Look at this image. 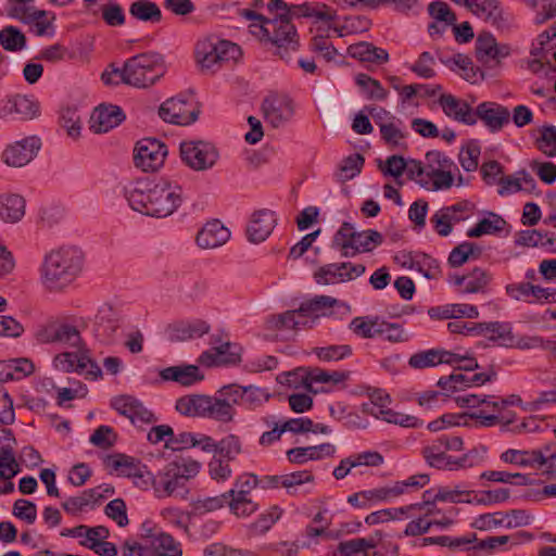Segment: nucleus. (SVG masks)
<instances>
[{"instance_id": "nucleus-1", "label": "nucleus", "mask_w": 556, "mask_h": 556, "mask_svg": "<svg viewBox=\"0 0 556 556\" xmlns=\"http://www.w3.org/2000/svg\"><path fill=\"white\" fill-rule=\"evenodd\" d=\"M84 253L73 245H65L47 253L40 266V279L49 291H62L80 275Z\"/></svg>"}, {"instance_id": "nucleus-2", "label": "nucleus", "mask_w": 556, "mask_h": 556, "mask_svg": "<svg viewBox=\"0 0 556 556\" xmlns=\"http://www.w3.org/2000/svg\"><path fill=\"white\" fill-rule=\"evenodd\" d=\"M200 468L201 464L190 457H180L168 463L151 481L155 496L186 500L189 494L188 481L199 473Z\"/></svg>"}, {"instance_id": "nucleus-3", "label": "nucleus", "mask_w": 556, "mask_h": 556, "mask_svg": "<svg viewBox=\"0 0 556 556\" xmlns=\"http://www.w3.org/2000/svg\"><path fill=\"white\" fill-rule=\"evenodd\" d=\"M383 242V236L374 229L356 231L351 223L344 222L332 239V247L344 257L371 252Z\"/></svg>"}, {"instance_id": "nucleus-4", "label": "nucleus", "mask_w": 556, "mask_h": 556, "mask_svg": "<svg viewBox=\"0 0 556 556\" xmlns=\"http://www.w3.org/2000/svg\"><path fill=\"white\" fill-rule=\"evenodd\" d=\"M163 58L157 52H143L126 61L127 85L147 88L154 85L164 74Z\"/></svg>"}, {"instance_id": "nucleus-5", "label": "nucleus", "mask_w": 556, "mask_h": 556, "mask_svg": "<svg viewBox=\"0 0 556 556\" xmlns=\"http://www.w3.org/2000/svg\"><path fill=\"white\" fill-rule=\"evenodd\" d=\"M241 55L238 45L228 40H200L195 46V58L202 71H215L225 61H236Z\"/></svg>"}, {"instance_id": "nucleus-6", "label": "nucleus", "mask_w": 556, "mask_h": 556, "mask_svg": "<svg viewBox=\"0 0 556 556\" xmlns=\"http://www.w3.org/2000/svg\"><path fill=\"white\" fill-rule=\"evenodd\" d=\"M390 402L391 399L389 394L377 391L371 394L369 403L362 405V412L389 424L405 428H419L424 425V421L416 416L397 413L388 408L387 405L390 404Z\"/></svg>"}, {"instance_id": "nucleus-7", "label": "nucleus", "mask_w": 556, "mask_h": 556, "mask_svg": "<svg viewBox=\"0 0 556 556\" xmlns=\"http://www.w3.org/2000/svg\"><path fill=\"white\" fill-rule=\"evenodd\" d=\"M179 151L184 164L197 172L211 169L219 157L216 147L203 140L182 141Z\"/></svg>"}, {"instance_id": "nucleus-8", "label": "nucleus", "mask_w": 556, "mask_h": 556, "mask_svg": "<svg viewBox=\"0 0 556 556\" xmlns=\"http://www.w3.org/2000/svg\"><path fill=\"white\" fill-rule=\"evenodd\" d=\"M267 9L270 13L286 14L290 20L292 17H312L330 23L337 18V11L321 2H304L289 7L283 0H270L267 3Z\"/></svg>"}, {"instance_id": "nucleus-9", "label": "nucleus", "mask_w": 556, "mask_h": 556, "mask_svg": "<svg viewBox=\"0 0 556 556\" xmlns=\"http://www.w3.org/2000/svg\"><path fill=\"white\" fill-rule=\"evenodd\" d=\"M151 217L164 218L172 215L182 203L181 187L167 180L155 181L152 191Z\"/></svg>"}, {"instance_id": "nucleus-10", "label": "nucleus", "mask_w": 556, "mask_h": 556, "mask_svg": "<svg viewBox=\"0 0 556 556\" xmlns=\"http://www.w3.org/2000/svg\"><path fill=\"white\" fill-rule=\"evenodd\" d=\"M167 147L155 138H143L134 149V164L143 172H155L164 164Z\"/></svg>"}, {"instance_id": "nucleus-11", "label": "nucleus", "mask_w": 556, "mask_h": 556, "mask_svg": "<svg viewBox=\"0 0 556 556\" xmlns=\"http://www.w3.org/2000/svg\"><path fill=\"white\" fill-rule=\"evenodd\" d=\"M159 115L168 123L189 125L197 121L199 110L190 102V97L180 94L166 100L160 106Z\"/></svg>"}, {"instance_id": "nucleus-12", "label": "nucleus", "mask_w": 556, "mask_h": 556, "mask_svg": "<svg viewBox=\"0 0 556 556\" xmlns=\"http://www.w3.org/2000/svg\"><path fill=\"white\" fill-rule=\"evenodd\" d=\"M269 23H275V30L268 33V42L277 47L281 59H286L290 50L295 51L299 47L295 26L286 14H277Z\"/></svg>"}, {"instance_id": "nucleus-13", "label": "nucleus", "mask_w": 556, "mask_h": 556, "mask_svg": "<svg viewBox=\"0 0 556 556\" xmlns=\"http://www.w3.org/2000/svg\"><path fill=\"white\" fill-rule=\"evenodd\" d=\"M40 148V138L26 137L9 144L2 152L1 159L10 167H23L35 159Z\"/></svg>"}, {"instance_id": "nucleus-14", "label": "nucleus", "mask_w": 556, "mask_h": 556, "mask_svg": "<svg viewBox=\"0 0 556 556\" xmlns=\"http://www.w3.org/2000/svg\"><path fill=\"white\" fill-rule=\"evenodd\" d=\"M153 187H155V182L148 179H139L126 185L124 187V195L129 206L134 211L151 216L150 206L153 205Z\"/></svg>"}, {"instance_id": "nucleus-15", "label": "nucleus", "mask_w": 556, "mask_h": 556, "mask_svg": "<svg viewBox=\"0 0 556 556\" xmlns=\"http://www.w3.org/2000/svg\"><path fill=\"white\" fill-rule=\"evenodd\" d=\"M111 406L121 415L127 417L132 425L151 424L156 420L153 413L143 406V404L130 395H121L114 397Z\"/></svg>"}, {"instance_id": "nucleus-16", "label": "nucleus", "mask_w": 556, "mask_h": 556, "mask_svg": "<svg viewBox=\"0 0 556 556\" xmlns=\"http://www.w3.org/2000/svg\"><path fill=\"white\" fill-rule=\"evenodd\" d=\"M265 119L275 128L282 126L293 116L292 101L287 96L270 94L262 104Z\"/></svg>"}, {"instance_id": "nucleus-17", "label": "nucleus", "mask_w": 556, "mask_h": 556, "mask_svg": "<svg viewBox=\"0 0 556 556\" xmlns=\"http://www.w3.org/2000/svg\"><path fill=\"white\" fill-rule=\"evenodd\" d=\"M277 225L275 212L268 208H262L251 215L247 226V237L252 243L265 241Z\"/></svg>"}, {"instance_id": "nucleus-18", "label": "nucleus", "mask_w": 556, "mask_h": 556, "mask_svg": "<svg viewBox=\"0 0 556 556\" xmlns=\"http://www.w3.org/2000/svg\"><path fill=\"white\" fill-rule=\"evenodd\" d=\"M448 281L462 293H483L492 281V275L486 269L475 267L465 275H451Z\"/></svg>"}, {"instance_id": "nucleus-19", "label": "nucleus", "mask_w": 556, "mask_h": 556, "mask_svg": "<svg viewBox=\"0 0 556 556\" xmlns=\"http://www.w3.org/2000/svg\"><path fill=\"white\" fill-rule=\"evenodd\" d=\"M211 327L202 319L178 320L166 327L165 333L170 342H182L201 338L208 333Z\"/></svg>"}, {"instance_id": "nucleus-20", "label": "nucleus", "mask_w": 556, "mask_h": 556, "mask_svg": "<svg viewBox=\"0 0 556 556\" xmlns=\"http://www.w3.org/2000/svg\"><path fill=\"white\" fill-rule=\"evenodd\" d=\"M43 341L48 343H61L70 348H86L83 343L80 331L68 323H53L42 332Z\"/></svg>"}, {"instance_id": "nucleus-21", "label": "nucleus", "mask_w": 556, "mask_h": 556, "mask_svg": "<svg viewBox=\"0 0 556 556\" xmlns=\"http://www.w3.org/2000/svg\"><path fill=\"white\" fill-rule=\"evenodd\" d=\"M121 325L119 314L111 306H103L96 316L94 333L101 342L110 344L114 342Z\"/></svg>"}, {"instance_id": "nucleus-22", "label": "nucleus", "mask_w": 556, "mask_h": 556, "mask_svg": "<svg viewBox=\"0 0 556 556\" xmlns=\"http://www.w3.org/2000/svg\"><path fill=\"white\" fill-rule=\"evenodd\" d=\"M125 119L123 110L117 105H99L91 115L90 129L96 134L108 132Z\"/></svg>"}, {"instance_id": "nucleus-23", "label": "nucleus", "mask_w": 556, "mask_h": 556, "mask_svg": "<svg viewBox=\"0 0 556 556\" xmlns=\"http://www.w3.org/2000/svg\"><path fill=\"white\" fill-rule=\"evenodd\" d=\"M475 114L477 119L480 118L492 132L500 131L510 121L509 110L496 102L480 103Z\"/></svg>"}, {"instance_id": "nucleus-24", "label": "nucleus", "mask_w": 556, "mask_h": 556, "mask_svg": "<svg viewBox=\"0 0 556 556\" xmlns=\"http://www.w3.org/2000/svg\"><path fill=\"white\" fill-rule=\"evenodd\" d=\"M438 102L446 116L470 126L477 123V114L471 106L455 96L443 93Z\"/></svg>"}, {"instance_id": "nucleus-25", "label": "nucleus", "mask_w": 556, "mask_h": 556, "mask_svg": "<svg viewBox=\"0 0 556 556\" xmlns=\"http://www.w3.org/2000/svg\"><path fill=\"white\" fill-rule=\"evenodd\" d=\"M108 464L124 477L143 479V486L151 485L153 473L146 466L136 464L132 457L118 454L116 456H108Z\"/></svg>"}, {"instance_id": "nucleus-26", "label": "nucleus", "mask_w": 556, "mask_h": 556, "mask_svg": "<svg viewBox=\"0 0 556 556\" xmlns=\"http://www.w3.org/2000/svg\"><path fill=\"white\" fill-rule=\"evenodd\" d=\"M478 334H484L490 341L498 346L513 348L515 336L509 323L490 321L478 323Z\"/></svg>"}, {"instance_id": "nucleus-27", "label": "nucleus", "mask_w": 556, "mask_h": 556, "mask_svg": "<svg viewBox=\"0 0 556 556\" xmlns=\"http://www.w3.org/2000/svg\"><path fill=\"white\" fill-rule=\"evenodd\" d=\"M229 230L219 222L207 223L197 235V243L202 249H215L228 241Z\"/></svg>"}, {"instance_id": "nucleus-28", "label": "nucleus", "mask_w": 556, "mask_h": 556, "mask_svg": "<svg viewBox=\"0 0 556 556\" xmlns=\"http://www.w3.org/2000/svg\"><path fill=\"white\" fill-rule=\"evenodd\" d=\"M345 307L350 311V305L332 298L330 295H315L311 300L304 301L301 303L299 307V312L302 313L303 316H328L331 314L330 309L333 307Z\"/></svg>"}, {"instance_id": "nucleus-29", "label": "nucleus", "mask_w": 556, "mask_h": 556, "mask_svg": "<svg viewBox=\"0 0 556 556\" xmlns=\"http://www.w3.org/2000/svg\"><path fill=\"white\" fill-rule=\"evenodd\" d=\"M472 14L495 26L504 22L503 9L497 0H466L464 4Z\"/></svg>"}, {"instance_id": "nucleus-30", "label": "nucleus", "mask_w": 556, "mask_h": 556, "mask_svg": "<svg viewBox=\"0 0 556 556\" xmlns=\"http://www.w3.org/2000/svg\"><path fill=\"white\" fill-rule=\"evenodd\" d=\"M165 381H175L181 386L189 387L204 379L197 365L170 366L160 372Z\"/></svg>"}, {"instance_id": "nucleus-31", "label": "nucleus", "mask_w": 556, "mask_h": 556, "mask_svg": "<svg viewBox=\"0 0 556 556\" xmlns=\"http://www.w3.org/2000/svg\"><path fill=\"white\" fill-rule=\"evenodd\" d=\"M336 446L331 443H323L315 446L293 447L287 451V457L292 464H304L307 460H318L333 456Z\"/></svg>"}, {"instance_id": "nucleus-32", "label": "nucleus", "mask_w": 556, "mask_h": 556, "mask_svg": "<svg viewBox=\"0 0 556 556\" xmlns=\"http://www.w3.org/2000/svg\"><path fill=\"white\" fill-rule=\"evenodd\" d=\"M428 315L432 319H459L462 317L478 318L479 311L475 305L457 303L430 307L428 309Z\"/></svg>"}, {"instance_id": "nucleus-33", "label": "nucleus", "mask_w": 556, "mask_h": 556, "mask_svg": "<svg viewBox=\"0 0 556 556\" xmlns=\"http://www.w3.org/2000/svg\"><path fill=\"white\" fill-rule=\"evenodd\" d=\"M498 184L501 186L498 189L501 195L522 190L532 192L536 188L534 178L526 169L518 170L515 175L502 177Z\"/></svg>"}, {"instance_id": "nucleus-34", "label": "nucleus", "mask_w": 556, "mask_h": 556, "mask_svg": "<svg viewBox=\"0 0 556 556\" xmlns=\"http://www.w3.org/2000/svg\"><path fill=\"white\" fill-rule=\"evenodd\" d=\"M240 348L230 342L223 343L213 349L214 352L205 351L200 356V362L211 365L213 363L237 364L241 361Z\"/></svg>"}, {"instance_id": "nucleus-35", "label": "nucleus", "mask_w": 556, "mask_h": 556, "mask_svg": "<svg viewBox=\"0 0 556 556\" xmlns=\"http://www.w3.org/2000/svg\"><path fill=\"white\" fill-rule=\"evenodd\" d=\"M2 110L15 113L22 119H33L39 114V103L30 97L16 94L7 101Z\"/></svg>"}, {"instance_id": "nucleus-36", "label": "nucleus", "mask_w": 556, "mask_h": 556, "mask_svg": "<svg viewBox=\"0 0 556 556\" xmlns=\"http://www.w3.org/2000/svg\"><path fill=\"white\" fill-rule=\"evenodd\" d=\"M349 53L352 58L362 62L384 64L389 61V53L387 50L375 47L372 43L366 41L351 45L349 47Z\"/></svg>"}, {"instance_id": "nucleus-37", "label": "nucleus", "mask_w": 556, "mask_h": 556, "mask_svg": "<svg viewBox=\"0 0 556 556\" xmlns=\"http://www.w3.org/2000/svg\"><path fill=\"white\" fill-rule=\"evenodd\" d=\"M25 199L15 193L2 194L0 198V216L9 223L18 222L25 214Z\"/></svg>"}, {"instance_id": "nucleus-38", "label": "nucleus", "mask_w": 556, "mask_h": 556, "mask_svg": "<svg viewBox=\"0 0 556 556\" xmlns=\"http://www.w3.org/2000/svg\"><path fill=\"white\" fill-rule=\"evenodd\" d=\"M76 352L60 353L54 357V366L64 372H84V362L87 359V348H76Z\"/></svg>"}, {"instance_id": "nucleus-39", "label": "nucleus", "mask_w": 556, "mask_h": 556, "mask_svg": "<svg viewBox=\"0 0 556 556\" xmlns=\"http://www.w3.org/2000/svg\"><path fill=\"white\" fill-rule=\"evenodd\" d=\"M533 539V534L520 531L514 535H501V536H489L480 540L473 546V549L485 551L491 553L492 551L510 543L511 545H519L523 542H529Z\"/></svg>"}, {"instance_id": "nucleus-40", "label": "nucleus", "mask_w": 556, "mask_h": 556, "mask_svg": "<svg viewBox=\"0 0 556 556\" xmlns=\"http://www.w3.org/2000/svg\"><path fill=\"white\" fill-rule=\"evenodd\" d=\"M129 14L137 21L156 24L162 21L160 7L150 0H136L129 5Z\"/></svg>"}, {"instance_id": "nucleus-41", "label": "nucleus", "mask_w": 556, "mask_h": 556, "mask_svg": "<svg viewBox=\"0 0 556 556\" xmlns=\"http://www.w3.org/2000/svg\"><path fill=\"white\" fill-rule=\"evenodd\" d=\"M207 395L193 394L181 396L176 401V410L184 416L204 417Z\"/></svg>"}, {"instance_id": "nucleus-42", "label": "nucleus", "mask_w": 556, "mask_h": 556, "mask_svg": "<svg viewBox=\"0 0 556 556\" xmlns=\"http://www.w3.org/2000/svg\"><path fill=\"white\" fill-rule=\"evenodd\" d=\"M507 222L498 214L489 213L488 218L479 223L467 231L469 238H479L483 235H497L505 229Z\"/></svg>"}, {"instance_id": "nucleus-43", "label": "nucleus", "mask_w": 556, "mask_h": 556, "mask_svg": "<svg viewBox=\"0 0 556 556\" xmlns=\"http://www.w3.org/2000/svg\"><path fill=\"white\" fill-rule=\"evenodd\" d=\"M501 459L505 463L518 465L521 467L527 466H543L544 457L541 452L534 451H519V450H507L501 455Z\"/></svg>"}, {"instance_id": "nucleus-44", "label": "nucleus", "mask_w": 556, "mask_h": 556, "mask_svg": "<svg viewBox=\"0 0 556 556\" xmlns=\"http://www.w3.org/2000/svg\"><path fill=\"white\" fill-rule=\"evenodd\" d=\"M500 47L491 33L482 31L476 40V56L483 64L491 62V59H498Z\"/></svg>"}, {"instance_id": "nucleus-45", "label": "nucleus", "mask_w": 556, "mask_h": 556, "mask_svg": "<svg viewBox=\"0 0 556 556\" xmlns=\"http://www.w3.org/2000/svg\"><path fill=\"white\" fill-rule=\"evenodd\" d=\"M379 325L378 316H358L351 320L349 329L359 338L372 339L378 336Z\"/></svg>"}, {"instance_id": "nucleus-46", "label": "nucleus", "mask_w": 556, "mask_h": 556, "mask_svg": "<svg viewBox=\"0 0 556 556\" xmlns=\"http://www.w3.org/2000/svg\"><path fill=\"white\" fill-rule=\"evenodd\" d=\"M307 316H303L301 312L298 309L287 311L279 315H273L268 319L269 327L271 329L281 330V329H298L300 326H305L307 324Z\"/></svg>"}, {"instance_id": "nucleus-47", "label": "nucleus", "mask_w": 556, "mask_h": 556, "mask_svg": "<svg viewBox=\"0 0 556 556\" xmlns=\"http://www.w3.org/2000/svg\"><path fill=\"white\" fill-rule=\"evenodd\" d=\"M26 43V36L16 26L8 25L0 30V45L5 51H22Z\"/></svg>"}, {"instance_id": "nucleus-48", "label": "nucleus", "mask_w": 556, "mask_h": 556, "mask_svg": "<svg viewBox=\"0 0 556 556\" xmlns=\"http://www.w3.org/2000/svg\"><path fill=\"white\" fill-rule=\"evenodd\" d=\"M422 455L427 464L437 469H447L450 466V457L443 446L442 441L434 440L430 445L422 448Z\"/></svg>"}, {"instance_id": "nucleus-49", "label": "nucleus", "mask_w": 556, "mask_h": 556, "mask_svg": "<svg viewBox=\"0 0 556 556\" xmlns=\"http://www.w3.org/2000/svg\"><path fill=\"white\" fill-rule=\"evenodd\" d=\"M236 410L223 397L208 396L204 417L212 418L220 422H229L233 419Z\"/></svg>"}, {"instance_id": "nucleus-50", "label": "nucleus", "mask_w": 556, "mask_h": 556, "mask_svg": "<svg viewBox=\"0 0 556 556\" xmlns=\"http://www.w3.org/2000/svg\"><path fill=\"white\" fill-rule=\"evenodd\" d=\"M376 124L379 126L381 138L391 148H397L402 146V141L405 138L404 131L401 129L402 122H394V117H390L389 122H378L377 117L372 115Z\"/></svg>"}, {"instance_id": "nucleus-51", "label": "nucleus", "mask_w": 556, "mask_h": 556, "mask_svg": "<svg viewBox=\"0 0 556 556\" xmlns=\"http://www.w3.org/2000/svg\"><path fill=\"white\" fill-rule=\"evenodd\" d=\"M349 376L350 374L348 371H326L316 368L307 375L304 380V386L308 391L316 393V391H314L312 388L313 382L338 384L348 380Z\"/></svg>"}, {"instance_id": "nucleus-52", "label": "nucleus", "mask_w": 556, "mask_h": 556, "mask_svg": "<svg viewBox=\"0 0 556 556\" xmlns=\"http://www.w3.org/2000/svg\"><path fill=\"white\" fill-rule=\"evenodd\" d=\"M378 540L374 538H357L340 542L333 556H353L358 553H366L377 546Z\"/></svg>"}, {"instance_id": "nucleus-53", "label": "nucleus", "mask_w": 556, "mask_h": 556, "mask_svg": "<svg viewBox=\"0 0 556 556\" xmlns=\"http://www.w3.org/2000/svg\"><path fill=\"white\" fill-rule=\"evenodd\" d=\"M529 8L535 11L533 23L543 25L556 17V0H522Z\"/></svg>"}, {"instance_id": "nucleus-54", "label": "nucleus", "mask_w": 556, "mask_h": 556, "mask_svg": "<svg viewBox=\"0 0 556 556\" xmlns=\"http://www.w3.org/2000/svg\"><path fill=\"white\" fill-rule=\"evenodd\" d=\"M314 279L320 286L345 282L341 263H330L319 267L314 273Z\"/></svg>"}, {"instance_id": "nucleus-55", "label": "nucleus", "mask_w": 556, "mask_h": 556, "mask_svg": "<svg viewBox=\"0 0 556 556\" xmlns=\"http://www.w3.org/2000/svg\"><path fill=\"white\" fill-rule=\"evenodd\" d=\"M152 547L157 556H181L182 551L180 544L177 543L174 538L167 533L161 532L153 535Z\"/></svg>"}, {"instance_id": "nucleus-56", "label": "nucleus", "mask_w": 556, "mask_h": 556, "mask_svg": "<svg viewBox=\"0 0 556 556\" xmlns=\"http://www.w3.org/2000/svg\"><path fill=\"white\" fill-rule=\"evenodd\" d=\"M217 453L227 462L235 460L243 453V442L237 434L230 433L217 442Z\"/></svg>"}, {"instance_id": "nucleus-57", "label": "nucleus", "mask_w": 556, "mask_h": 556, "mask_svg": "<svg viewBox=\"0 0 556 556\" xmlns=\"http://www.w3.org/2000/svg\"><path fill=\"white\" fill-rule=\"evenodd\" d=\"M365 163V159L359 153H354L345 157L337 172V178L340 181H346L357 176Z\"/></svg>"}, {"instance_id": "nucleus-58", "label": "nucleus", "mask_w": 556, "mask_h": 556, "mask_svg": "<svg viewBox=\"0 0 556 556\" xmlns=\"http://www.w3.org/2000/svg\"><path fill=\"white\" fill-rule=\"evenodd\" d=\"M480 253V248L473 242H463L451 251L447 262L451 267L456 268L464 265L471 255L478 257Z\"/></svg>"}, {"instance_id": "nucleus-59", "label": "nucleus", "mask_w": 556, "mask_h": 556, "mask_svg": "<svg viewBox=\"0 0 556 556\" xmlns=\"http://www.w3.org/2000/svg\"><path fill=\"white\" fill-rule=\"evenodd\" d=\"M378 336L391 343H403L410 339L409 333L401 324L380 320Z\"/></svg>"}, {"instance_id": "nucleus-60", "label": "nucleus", "mask_w": 556, "mask_h": 556, "mask_svg": "<svg viewBox=\"0 0 556 556\" xmlns=\"http://www.w3.org/2000/svg\"><path fill=\"white\" fill-rule=\"evenodd\" d=\"M355 83L362 88L368 99L383 100L387 98L388 92L380 81L367 74L361 73L356 75Z\"/></svg>"}, {"instance_id": "nucleus-61", "label": "nucleus", "mask_w": 556, "mask_h": 556, "mask_svg": "<svg viewBox=\"0 0 556 556\" xmlns=\"http://www.w3.org/2000/svg\"><path fill=\"white\" fill-rule=\"evenodd\" d=\"M313 353L321 362H338L352 354V348L349 344L328 345L323 348H314Z\"/></svg>"}, {"instance_id": "nucleus-62", "label": "nucleus", "mask_w": 556, "mask_h": 556, "mask_svg": "<svg viewBox=\"0 0 556 556\" xmlns=\"http://www.w3.org/2000/svg\"><path fill=\"white\" fill-rule=\"evenodd\" d=\"M235 494L236 490H229L228 505L235 515L239 517H247L256 510L257 505L249 496H240Z\"/></svg>"}, {"instance_id": "nucleus-63", "label": "nucleus", "mask_w": 556, "mask_h": 556, "mask_svg": "<svg viewBox=\"0 0 556 556\" xmlns=\"http://www.w3.org/2000/svg\"><path fill=\"white\" fill-rule=\"evenodd\" d=\"M434 65V56L430 52L425 51L419 54L416 62L409 66V70L420 78L430 79L437 75Z\"/></svg>"}, {"instance_id": "nucleus-64", "label": "nucleus", "mask_w": 556, "mask_h": 556, "mask_svg": "<svg viewBox=\"0 0 556 556\" xmlns=\"http://www.w3.org/2000/svg\"><path fill=\"white\" fill-rule=\"evenodd\" d=\"M541 136L536 139V148L546 156L554 157L556 155V128L554 126H543Z\"/></svg>"}]
</instances>
